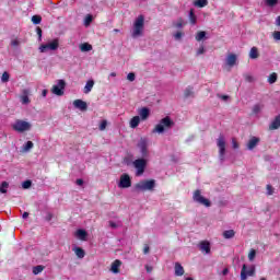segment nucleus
<instances>
[{"instance_id":"1","label":"nucleus","mask_w":280,"mask_h":280,"mask_svg":"<svg viewBox=\"0 0 280 280\" xmlns=\"http://www.w3.org/2000/svg\"><path fill=\"white\" fill-rule=\"evenodd\" d=\"M145 30V18L143 15H139L133 21V26L131 30V36L133 38H140V36H143V32Z\"/></svg>"},{"instance_id":"2","label":"nucleus","mask_w":280,"mask_h":280,"mask_svg":"<svg viewBox=\"0 0 280 280\" xmlns=\"http://www.w3.org/2000/svg\"><path fill=\"white\" fill-rule=\"evenodd\" d=\"M174 126V121L168 116L162 118L158 125H155L154 129L152 130L153 135H163L165 130L172 128Z\"/></svg>"},{"instance_id":"3","label":"nucleus","mask_w":280,"mask_h":280,"mask_svg":"<svg viewBox=\"0 0 280 280\" xmlns=\"http://www.w3.org/2000/svg\"><path fill=\"white\" fill-rule=\"evenodd\" d=\"M11 128L15 132H20V135H23V132H30L32 130V122L23 120V119H16L12 125Z\"/></svg>"},{"instance_id":"4","label":"nucleus","mask_w":280,"mask_h":280,"mask_svg":"<svg viewBox=\"0 0 280 280\" xmlns=\"http://www.w3.org/2000/svg\"><path fill=\"white\" fill-rule=\"evenodd\" d=\"M137 148L142 156V159H148L150 156V139L142 137L137 143Z\"/></svg>"},{"instance_id":"5","label":"nucleus","mask_w":280,"mask_h":280,"mask_svg":"<svg viewBox=\"0 0 280 280\" xmlns=\"http://www.w3.org/2000/svg\"><path fill=\"white\" fill-rule=\"evenodd\" d=\"M156 187V180L149 179V180H141L136 184L135 189L136 191H152Z\"/></svg>"},{"instance_id":"6","label":"nucleus","mask_w":280,"mask_h":280,"mask_svg":"<svg viewBox=\"0 0 280 280\" xmlns=\"http://www.w3.org/2000/svg\"><path fill=\"white\" fill-rule=\"evenodd\" d=\"M60 47V40L58 38L51 39L46 44L39 46L40 54H47V51H56Z\"/></svg>"},{"instance_id":"7","label":"nucleus","mask_w":280,"mask_h":280,"mask_svg":"<svg viewBox=\"0 0 280 280\" xmlns=\"http://www.w3.org/2000/svg\"><path fill=\"white\" fill-rule=\"evenodd\" d=\"M217 148H219V160L224 163L226 156V139L224 136L220 135L217 139Z\"/></svg>"},{"instance_id":"8","label":"nucleus","mask_w":280,"mask_h":280,"mask_svg":"<svg viewBox=\"0 0 280 280\" xmlns=\"http://www.w3.org/2000/svg\"><path fill=\"white\" fill-rule=\"evenodd\" d=\"M67 88V82L62 79L56 81V84L51 88V94L57 95V97H62L65 95V89Z\"/></svg>"},{"instance_id":"9","label":"nucleus","mask_w":280,"mask_h":280,"mask_svg":"<svg viewBox=\"0 0 280 280\" xmlns=\"http://www.w3.org/2000/svg\"><path fill=\"white\" fill-rule=\"evenodd\" d=\"M147 158L137 159L133 162V167H136V176H143V172H145V165H148Z\"/></svg>"},{"instance_id":"10","label":"nucleus","mask_w":280,"mask_h":280,"mask_svg":"<svg viewBox=\"0 0 280 280\" xmlns=\"http://www.w3.org/2000/svg\"><path fill=\"white\" fill-rule=\"evenodd\" d=\"M192 200L195 202H198L199 205H203V207H211V201L209 199L205 198L200 190H196L192 195Z\"/></svg>"},{"instance_id":"11","label":"nucleus","mask_w":280,"mask_h":280,"mask_svg":"<svg viewBox=\"0 0 280 280\" xmlns=\"http://www.w3.org/2000/svg\"><path fill=\"white\" fill-rule=\"evenodd\" d=\"M248 277H255V266L248 268L246 265H243L241 269V280H246Z\"/></svg>"},{"instance_id":"12","label":"nucleus","mask_w":280,"mask_h":280,"mask_svg":"<svg viewBox=\"0 0 280 280\" xmlns=\"http://www.w3.org/2000/svg\"><path fill=\"white\" fill-rule=\"evenodd\" d=\"M118 187L120 189H128L129 187H132V179H130V175L122 174L120 176V180L118 183Z\"/></svg>"},{"instance_id":"13","label":"nucleus","mask_w":280,"mask_h":280,"mask_svg":"<svg viewBox=\"0 0 280 280\" xmlns=\"http://www.w3.org/2000/svg\"><path fill=\"white\" fill-rule=\"evenodd\" d=\"M237 65V55L235 54H229L225 57V67H228L229 69H233V67H236Z\"/></svg>"},{"instance_id":"14","label":"nucleus","mask_w":280,"mask_h":280,"mask_svg":"<svg viewBox=\"0 0 280 280\" xmlns=\"http://www.w3.org/2000/svg\"><path fill=\"white\" fill-rule=\"evenodd\" d=\"M199 249L201 253H205V255H209L211 253V243L208 241H202L199 243Z\"/></svg>"},{"instance_id":"15","label":"nucleus","mask_w":280,"mask_h":280,"mask_svg":"<svg viewBox=\"0 0 280 280\" xmlns=\"http://www.w3.org/2000/svg\"><path fill=\"white\" fill-rule=\"evenodd\" d=\"M73 106L74 108H78L79 110H86L89 108V105L86 104V102L82 101V100H75L73 101Z\"/></svg>"},{"instance_id":"16","label":"nucleus","mask_w":280,"mask_h":280,"mask_svg":"<svg viewBox=\"0 0 280 280\" xmlns=\"http://www.w3.org/2000/svg\"><path fill=\"white\" fill-rule=\"evenodd\" d=\"M74 237H77V240H81V242H86V237H89V233H86L85 230L79 229L75 231Z\"/></svg>"},{"instance_id":"17","label":"nucleus","mask_w":280,"mask_h":280,"mask_svg":"<svg viewBox=\"0 0 280 280\" xmlns=\"http://www.w3.org/2000/svg\"><path fill=\"white\" fill-rule=\"evenodd\" d=\"M138 115L142 119V121H145V119L150 117V109L148 107H142L138 110Z\"/></svg>"},{"instance_id":"18","label":"nucleus","mask_w":280,"mask_h":280,"mask_svg":"<svg viewBox=\"0 0 280 280\" xmlns=\"http://www.w3.org/2000/svg\"><path fill=\"white\" fill-rule=\"evenodd\" d=\"M119 268H121V260L116 259L112 262L110 272H113V275H119Z\"/></svg>"},{"instance_id":"19","label":"nucleus","mask_w":280,"mask_h":280,"mask_svg":"<svg viewBox=\"0 0 280 280\" xmlns=\"http://www.w3.org/2000/svg\"><path fill=\"white\" fill-rule=\"evenodd\" d=\"M93 86H95V81L93 80H89L86 83H85V86L83 89V93L85 95H89V93H91V91H93Z\"/></svg>"},{"instance_id":"20","label":"nucleus","mask_w":280,"mask_h":280,"mask_svg":"<svg viewBox=\"0 0 280 280\" xmlns=\"http://www.w3.org/2000/svg\"><path fill=\"white\" fill-rule=\"evenodd\" d=\"M280 128V114L276 116L273 121L269 125V130H279Z\"/></svg>"},{"instance_id":"21","label":"nucleus","mask_w":280,"mask_h":280,"mask_svg":"<svg viewBox=\"0 0 280 280\" xmlns=\"http://www.w3.org/2000/svg\"><path fill=\"white\" fill-rule=\"evenodd\" d=\"M72 250L79 259H84L86 253L82 249V247L75 246V247L72 248Z\"/></svg>"},{"instance_id":"22","label":"nucleus","mask_w":280,"mask_h":280,"mask_svg":"<svg viewBox=\"0 0 280 280\" xmlns=\"http://www.w3.org/2000/svg\"><path fill=\"white\" fill-rule=\"evenodd\" d=\"M185 275V269L180 262L175 264V277H183Z\"/></svg>"},{"instance_id":"23","label":"nucleus","mask_w":280,"mask_h":280,"mask_svg":"<svg viewBox=\"0 0 280 280\" xmlns=\"http://www.w3.org/2000/svg\"><path fill=\"white\" fill-rule=\"evenodd\" d=\"M257 143H259V138L253 137L247 143V149L255 150V148H257Z\"/></svg>"},{"instance_id":"24","label":"nucleus","mask_w":280,"mask_h":280,"mask_svg":"<svg viewBox=\"0 0 280 280\" xmlns=\"http://www.w3.org/2000/svg\"><path fill=\"white\" fill-rule=\"evenodd\" d=\"M30 90H23V95L21 96V103L24 105L30 104Z\"/></svg>"},{"instance_id":"25","label":"nucleus","mask_w":280,"mask_h":280,"mask_svg":"<svg viewBox=\"0 0 280 280\" xmlns=\"http://www.w3.org/2000/svg\"><path fill=\"white\" fill-rule=\"evenodd\" d=\"M139 124H141V117H139V116L132 117L129 121L130 128H137L139 126Z\"/></svg>"},{"instance_id":"26","label":"nucleus","mask_w":280,"mask_h":280,"mask_svg":"<svg viewBox=\"0 0 280 280\" xmlns=\"http://www.w3.org/2000/svg\"><path fill=\"white\" fill-rule=\"evenodd\" d=\"M249 58H250V60H257V58H259V49H257V47L250 48Z\"/></svg>"},{"instance_id":"27","label":"nucleus","mask_w":280,"mask_h":280,"mask_svg":"<svg viewBox=\"0 0 280 280\" xmlns=\"http://www.w3.org/2000/svg\"><path fill=\"white\" fill-rule=\"evenodd\" d=\"M80 51L86 52V51H92L93 50V46L89 43H83L79 46Z\"/></svg>"},{"instance_id":"28","label":"nucleus","mask_w":280,"mask_h":280,"mask_svg":"<svg viewBox=\"0 0 280 280\" xmlns=\"http://www.w3.org/2000/svg\"><path fill=\"white\" fill-rule=\"evenodd\" d=\"M224 240H233L235 237V231L234 230H226L223 232Z\"/></svg>"},{"instance_id":"29","label":"nucleus","mask_w":280,"mask_h":280,"mask_svg":"<svg viewBox=\"0 0 280 280\" xmlns=\"http://www.w3.org/2000/svg\"><path fill=\"white\" fill-rule=\"evenodd\" d=\"M194 5L196 8H207V5H209V0H196Z\"/></svg>"},{"instance_id":"30","label":"nucleus","mask_w":280,"mask_h":280,"mask_svg":"<svg viewBox=\"0 0 280 280\" xmlns=\"http://www.w3.org/2000/svg\"><path fill=\"white\" fill-rule=\"evenodd\" d=\"M195 38H196L197 43L205 40L207 38V32H205V31L198 32L196 34Z\"/></svg>"},{"instance_id":"31","label":"nucleus","mask_w":280,"mask_h":280,"mask_svg":"<svg viewBox=\"0 0 280 280\" xmlns=\"http://www.w3.org/2000/svg\"><path fill=\"white\" fill-rule=\"evenodd\" d=\"M34 148V142L32 141H27L23 148H22V152H30V150H32Z\"/></svg>"},{"instance_id":"32","label":"nucleus","mask_w":280,"mask_h":280,"mask_svg":"<svg viewBox=\"0 0 280 280\" xmlns=\"http://www.w3.org/2000/svg\"><path fill=\"white\" fill-rule=\"evenodd\" d=\"M184 97H194V88H186L184 91Z\"/></svg>"},{"instance_id":"33","label":"nucleus","mask_w":280,"mask_h":280,"mask_svg":"<svg viewBox=\"0 0 280 280\" xmlns=\"http://www.w3.org/2000/svg\"><path fill=\"white\" fill-rule=\"evenodd\" d=\"M8 187H10V184L8 182H2L0 186V194H8Z\"/></svg>"},{"instance_id":"34","label":"nucleus","mask_w":280,"mask_h":280,"mask_svg":"<svg viewBox=\"0 0 280 280\" xmlns=\"http://www.w3.org/2000/svg\"><path fill=\"white\" fill-rule=\"evenodd\" d=\"M174 27H176L177 30H183V27H185V21H183V19L177 20L174 23Z\"/></svg>"},{"instance_id":"35","label":"nucleus","mask_w":280,"mask_h":280,"mask_svg":"<svg viewBox=\"0 0 280 280\" xmlns=\"http://www.w3.org/2000/svg\"><path fill=\"white\" fill-rule=\"evenodd\" d=\"M189 22L191 25H196L197 23V18H196V14L194 13V10L189 12Z\"/></svg>"},{"instance_id":"36","label":"nucleus","mask_w":280,"mask_h":280,"mask_svg":"<svg viewBox=\"0 0 280 280\" xmlns=\"http://www.w3.org/2000/svg\"><path fill=\"white\" fill-rule=\"evenodd\" d=\"M43 21V18H40V15H33L32 16V23L34 25H40V22Z\"/></svg>"},{"instance_id":"37","label":"nucleus","mask_w":280,"mask_h":280,"mask_svg":"<svg viewBox=\"0 0 280 280\" xmlns=\"http://www.w3.org/2000/svg\"><path fill=\"white\" fill-rule=\"evenodd\" d=\"M91 23H93V15L88 14L84 19V26L89 27V25H91Z\"/></svg>"},{"instance_id":"38","label":"nucleus","mask_w":280,"mask_h":280,"mask_svg":"<svg viewBox=\"0 0 280 280\" xmlns=\"http://www.w3.org/2000/svg\"><path fill=\"white\" fill-rule=\"evenodd\" d=\"M43 270H45V267L38 265L33 268V275H40V272H43Z\"/></svg>"},{"instance_id":"39","label":"nucleus","mask_w":280,"mask_h":280,"mask_svg":"<svg viewBox=\"0 0 280 280\" xmlns=\"http://www.w3.org/2000/svg\"><path fill=\"white\" fill-rule=\"evenodd\" d=\"M255 257H257V250L250 249L249 253H248V259L250 261H255Z\"/></svg>"},{"instance_id":"40","label":"nucleus","mask_w":280,"mask_h":280,"mask_svg":"<svg viewBox=\"0 0 280 280\" xmlns=\"http://www.w3.org/2000/svg\"><path fill=\"white\" fill-rule=\"evenodd\" d=\"M265 3L268 5V8H275V5L279 3V0H265Z\"/></svg>"},{"instance_id":"41","label":"nucleus","mask_w":280,"mask_h":280,"mask_svg":"<svg viewBox=\"0 0 280 280\" xmlns=\"http://www.w3.org/2000/svg\"><path fill=\"white\" fill-rule=\"evenodd\" d=\"M244 79H245V81H247L249 83L255 82V77H253V74H250V73H245Z\"/></svg>"},{"instance_id":"42","label":"nucleus","mask_w":280,"mask_h":280,"mask_svg":"<svg viewBox=\"0 0 280 280\" xmlns=\"http://www.w3.org/2000/svg\"><path fill=\"white\" fill-rule=\"evenodd\" d=\"M1 82L5 84V82H10V73L3 72L1 75Z\"/></svg>"},{"instance_id":"43","label":"nucleus","mask_w":280,"mask_h":280,"mask_svg":"<svg viewBox=\"0 0 280 280\" xmlns=\"http://www.w3.org/2000/svg\"><path fill=\"white\" fill-rule=\"evenodd\" d=\"M268 82L269 84H275V82H277V73H271L268 78Z\"/></svg>"},{"instance_id":"44","label":"nucleus","mask_w":280,"mask_h":280,"mask_svg":"<svg viewBox=\"0 0 280 280\" xmlns=\"http://www.w3.org/2000/svg\"><path fill=\"white\" fill-rule=\"evenodd\" d=\"M183 36H185V34L183 32H177V33L173 34V38H175V40H180V38H183Z\"/></svg>"},{"instance_id":"45","label":"nucleus","mask_w":280,"mask_h":280,"mask_svg":"<svg viewBox=\"0 0 280 280\" xmlns=\"http://www.w3.org/2000/svg\"><path fill=\"white\" fill-rule=\"evenodd\" d=\"M23 189H30L32 187V180H25L22 183Z\"/></svg>"},{"instance_id":"46","label":"nucleus","mask_w":280,"mask_h":280,"mask_svg":"<svg viewBox=\"0 0 280 280\" xmlns=\"http://www.w3.org/2000/svg\"><path fill=\"white\" fill-rule=\"evenodd\" d=\"M267 196H272L275 194V188L271 185H267Z\"/></svg>"},{"instance_id":"47","label":"nucleus","mask_w":280,"mask_h":280,"mask_svg":"<svg viewBox=\"0 0 280 280\" xmlns=\"http://www.w3.org/2000/svg\"><path fill=\"white\" fill-rule=\"evenodd\" d=\"M127 80H128L129 82H135V80H136L135 72L128 73V74H127Z\"/></svg>"},{"instance_id":"48","label":"nucleus","mask_w":280,"mask_h":280,"mask_svg":"<svg viewBox=\"0 0 280 280\" xmlns=\"http://www.w3.org/2000/svg\"><path fill=\"white\" fill-rule=\"evenodd\" d=\"M205 46H199V48L197 49L196 56H202V54H205Z\"/></svg>"},{"instance_id":"49","label":"nucleus","mask_w":280,"mask_h":280,"mask_svg":"<svg viewBox=\"0 0 280 280\" xmlns=\"http://www.w3.org/2000/svg\"><path fill=\"white\" fill-rule=\"evenodd\" d=\"M106 126H108V122L106 120H103L101 124H100V130H106Z\"/></svg>"},{"instance_id":"50","label":"nucleus","mask_w":280,"mask_h":280,"mask_svg":"<svg viewBox=\"0 0 280 280\" xmlns=\"http://www.w3.org/2000/svg\"><path fill=\"white\" fill-rule=\"evenodd\" d=\"M261 112V105H255L253 107V113H255V115H257V113H260Z\"/></svg>"},{"instance_id":"51","label":"nucleus","mask_w":280,"mask_h":280,"mask_svg":"<svg viewBox=\"0 0 280 280\" xmlns=\"http://www.w3.org/2000/svg\"><path fill=\"white\" fill-rule=\"evenodd\" d=\"M232 148L234 150H237L240 148V143H237V140H235V138L232 139Z\"/></svg>"},{"instance_id":"52","label":"nucleus","mask_w":280,"mask_h":280,"mask_svg":"<svg viewBox=\"0 0 280 280\" xmlns=\"http://www.w3.org/2000/svg\"><path fill=\"white\" fill-rule=\"evenodd\" d=\"M219 100H222L223 102H229V95H222L218 94Z\"/></svg>"},{"instance_id":"53","label":"nucleus","mask_w":280,"mask_h":280,"mask_svg":"<svg viewBox=\"0 0 280 280\" xmlns=\"http://www.w3.org/2000/svg\"><path fill=\"white\" fill-rule=\"evenodd\" d=\"M273 39L275 40H280V31L273 32Z\"/></svg>"},{"instance_id":"54","label":"nucleus","mask_w":280,"mask_h":280,"mask_svg":"<svg viewBox=\"0 0 280 280\" xmlns=\"http://www.w3.org/2000/svg\"><path fill=\"white\" fill-rule=\"evenodd\" d=\"M109 226H110L112 229H117V228L119 226V223H116V222H114V221H109Z\"/></svg>"},{"instance_id":"55","label":"nucleus","mask_w":280,"mask_h":280,"mask_svg":"<svg viewBox=\"0 0 280 280\" xmlns=\"http://www.w3.org/2000/svg\"><path fill=\"white\" fill-rule=\"evenodd\" d=\"M12 47H19V39H13L11 42Z\"/></svg>"},{"instance_id":"56","label":"nucleus","mask_w":280,"mask_h":280,"mask_svg":"<svg viewBox=\"0 0 280 280\" xmlns=\"http://www.w3.org/2000/svg\"><path fill=\"white\" fill-rule=\"evenodd\" d=\"M37 34L40 40V38H43V30H40V27H37Z\"/></svg>"},{"instance_id":"57","label":"nucleus","mask_w":280,"mask_h":280,"mask_svg":"<svg viewBox=\"0 0 280 280\" xmlns=\"http://www.w3.org/2000/svg\"><path fill=\"white\" fill-rule=\"evenodd\" d=\"M148 253H150V246H144L143 254L148 255Z\"/></svg>"},{"instance_id":"58","label":"nucleus","mask_w":280,"mask_h":280,"mask_svg":"<svg viewBox=\"0 0 280 280\" xmlns=\"http://www.w3.org/2000/svg\"><path fill=\"white\" fill-rule=\"evenodd\" d=\"M222 275H223V277H226V275H229V268H224L222 270Z\"/></svg>"},{"instance_id":"59","label":"nucleus","mask_w":280,"mask_h":280,"mask_svg":"<svg viewBox=\"0 0 280 280\" xmlns=\"http://www.w3.org/2000/svg\"><path fill=\"white\" fill-rule=\"evenodd\" d=\"M22 218H23V220L30 218V213H28V212H24V213L22 214Z\"/></svg>"},{"instance_id":"60","label":"nucleus","mask_w":280,"mask_h":280,"mask_svg":"<svg viewBox=\"0 0 280 280\" xmlns=\"http://www.w3.org/2000/svg\"><path fill=\"white\" fill-rule=\"evenodd\" d=\"M276 25L277 27H280V15L276 19Z\"/></svg>"},{"instance_id":"61","label":"nucleus","mask_w":280,"mask_h":280,"mask_svg":"<svg viewBox=\"0 0 280 280\" xmlns=\"http://www.w3.org/2000/svg\"><path fill=\"white\" fill-rule=\"evenodd\" d=\"M77 185H79V186L84 185V180H82V179H77Z\"/></svg>"},{"instance_id":"62","label":"nucleus","mask_w":280,"mask_h":280,"mask_svg":"<svg viewBox=\"0 0 280 280\" xmlns=\"http://www.w3.org/2000/svg\"><path fill=\"white\" fill-rule=\"evenodd\" d=\"M145 270H147V272H152V267H150V266H145Z\"/></svg>"},{"instance_id":"63","label":"nucleus","mask_w":280,"mask_h":280,"mask_svg":"<svg viewBox=\"0 0 280 280\" xmlns=\"http://www.w3.org/2000/svg\"><path fill=\"white\" fill-rule=\"evenodd\" d=\"M42 95L43 97H47V90H43Z\"/></svg>"},{"instance_id":"64","label":"nucleus","mask_w":280,"mask_h":280,"mask_svg":"<svg viewBox=\"0 0 280 280\" xmlns=\"http://www.w3.org/2000/svg\"><path fill=\"white\" fill-rule=\"evenodd\" d=\"M109 78H117V73H116V72H112V73L109 74Z\"/></svg>"}]
</instances>
